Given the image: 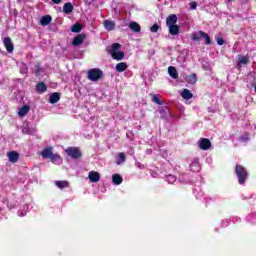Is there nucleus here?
<instances>
[{
  "label": "nucleus",
  "mask_w": 256,
  "mask_h": 256,
  "mask_svg": "<svg viewBox=\"0 0 256 256\" xmlns=\"http://www.w3.org/2000/svg\"><path fill=\"white\" fill-rule=\"evenodd\" d=\"M7 157L10 163H17L19 161V153L17 151L8 152Z\"/></svg>",
  "instance_id": "nucleus-10"
},
{
  "label": "nucleus",
  "mask_w": 256,
  "mask_h": 256,
  "mask_svg": "<svg viewBox=\"0 0 256 256\" xmlns=\"http://www.w3.org/2000/svg\"><path fill=\"white\" fill-rule=\"evenodd\" d=\"M247 63H249V58L247 56H238V67H241L242 65H247Z\"/></svg>",
  "instance_id": "nucleus-19"
},
{
  "label": "nucleus",
  "mask_w": 256,
  "mask_h": 256,
  "mask_svg": "<svg viewBox=\"0 0 256 256\" xmlns=\"http://www.w3.org/2000/svg\"><path fill=\"white\" fill-rule=\"evenodd\" d=\"M240 141H242V143H247V141H249V133H244L240 136Z\"/></svg>",
  "instance_id": "nucleus-35"
},
{
  "label": "nucleus",
  "mask_w": 256,
  "mask_h": 256,
  "mask_svg": "<svg viewBox=\"0 0 256 256\" xmlns=\"http://www.w3.org/2000/svg\"><path fill=\"white\" fill-rule=\"evenodd\" d=\"M50 159H51L52 163H61V161H63L59 154H52Z\"/></svg>",
  "instance_id": "nucleus-29"
},
{
  "label": "nucleus",
  "mask_w": 256,
  "mask_h": 256,
  "mask_svg": "<svg viewBox=\"0 0 256 256\" xmlns=\"http://www.w3.org/2000/svg\"><path fill=\"white\" fill-rule=\"evenodd\" d=\"M152 101H153V103H156L157 105H163V102H161V99H159V96H157L156 94H154L152 96Z\"/></svg>",
  "instance_id": "nucleus-34"
},
{
  "label": "nucleus",
  "mask_w": 256,
  "mask_h": 256,
  "mask_svg": "<svg viewBox=\"0 0 256 256\" xmlns=\"http://www.w3.org/2000/svg\"><path fill=\"white\" fill-rule=\"evenodd\" d=\"M88 179L89 181H91V183H99L101 175L99 174V172L90 171L88 174Z\"/></svg>",
  "instance_id": "nucleus-7"
},
{
  "label": "nucleus",
  "mask_w": 256,
  "mask_h": 256,
  "mask_svg": "<svg viewBox=\"0 0 256 256\" xmlns=\"http://www.w3.org/2000/svg\"><path fill=\"white\" fill-rule=\"evenodd\" d=\"M190 169L193 171V173H199L201 170V166L199 165V159H195L191 164H190Z\"/></svg>",
  "instance_id": "nucleus-12"
},
{
  "label": "nucleus",
  "mask_w": 256,
  "mask_h": 256,
  "mask_svg": "<svg viewBox=\"0 0 256 256\" xmlns=\"http://www.w3.org/2000/svg\"><path fill=\"white\" fill-rule=\"evenodd\" d=\"M41 155L44 159H51L52 155H53V148L48 147L45 148L42 152Z\"/></svg>",
  "instance_id": "nucleus-13"
},
{
  "label": "nucleus",
  "mask_w": 256,
  "mask_h": 256,
  "mask_svg": "<svg viewBox=\"0 0 256 256\" xmlns=\"http://www.w3.org/2000/svg\"><path fill=\"white\" fill-rule=\"evenodd\" d=\"M199 147L203 151H207V150L211 149V141L209 139H207V138H202L199 141Z\"/></svg>",
  "instance_id": "nucleus-6"
},
{
  "label": "nucleus",
  "mask_w": 256,
  "mask_h": 256,
  "mask_svg": "<svg viewBox=\"0 0 256 256\" xmlns=\"http://www.w3.org/2000/svg\"><path fill=\"white\" fill-rule=\"evenodd\" d=\"M53 3H55L56 5H59V3H61V0H52Z\"/></svg>",
  "instance_id": "nucleus-41"
},
{
  "label": "nucleus",
  "mask_w": 256,
  "mask_h": 256,
  "mask_svg": "<svg viewBox=\"0 0 256 256\" xmlns=\"http://www.w3.org/2000/svg\"><path fill=\"white\" fill-rule=\"evenodd\" d=\"M81 29L82 27H81V24L79 23H76L71 27L72 33H80Z\"/></svg>",
  "instance_id": "nucleus-30"
},
{
  "label": "nucleus",
  "mask_w": 256,
  "mask_h": 256,
  "mask_svg": "<svg viewBox=\"0 0 256 256\" xmlns=\"http://www.w3.org/2000/svg\"><path fill=\"white\" fill-rule=\"evenodd\" d=\"M159 29H161V26H159V24H154L153 26L150 27L151 33H157Z\"/></svg>",
  "instance_id": "nucleus-36"
},
{
  "label": "nucleus",
  "mask_w": 256,
  "mask_h": 256,
  "mask_svg": "<svg viewBox=\"0 0 256 256\" xmlns=\"http://www.w3.org/2000/svg\"><path fill=\"white\" fill-rule=\"evenodd\" d=\"M218 45H224L225 44V40H223V38H217L216 39Z\"/></svg>",
  "instance_id": "nucleus-38"
},
{
  "label": "nucleus",
  "mask_w": 256,
  "mask_h": 256,
  "mask_svg": "<svg viewBox=\"0 0 256 256\" xmlns=\"http://www.w3.org/2000/svg\"><path fill=\"white\" fill-rule=\"evenodd\" d=\"M112 182L114 185H121L123 183V177H121L119 174H114L112 176Z\"/></svg>",
  "instance_id": "nucleus-25"
},
{
  "label": "nucleus",
  "mask_w": 256,
  "mask_h": 256,
  "mask_svg": "<svg viewBox=\"0 0 256 256\" xmlns=\"http://www.w3.org/2000/svg\"><path fill=\"white\" fill-rule=\"evenodd\" d=\"M168 74L170 75V77H172V79H179V73L177 72V68H175L174 66L168 67Z\"/></svg>",
  "instance_id": "nucleus-14"
},
{
  "label": "nucleus",
  "mask_w": 256,
  "mask_h": 256,
  "mask_svg": "<svg viewBox=\"0 0 256 256\" xmlns=\"http://www.w3.org/2000/svg\"><path fill=\"white\" fill-rule=\"evenodd\" d=\"M235 173H236V176L238 177L239 185H243V183H245V181H247L249 177V173L247 172V169H245V167H243L242 165H236Z\"/></svg>",
  "instance_id": "nucleus-2"
},
{
  "label": "nucleus",
  "mask_w": 256,
  "mask_h": 256,
  "mask_svg": "<svg viewBox=\"0 0 256 256\" xmlns=\"http://www.w3.org/2000/svg\"><path fill=\"white\" fill-rule=\"evenodd\" d=\"M170 35H179V25L175 24L172 26H168Z\"/></svg>",
  "instance_id": "nucleus-24"
},
{
  "label": "nucleus",
  "mask_w": 256,
  "mask_h": 256,
  "mask_svg": "<svg viewBox=\"0 0 256 256\" xmlns=\"http://www.w3.org/2000/svg\"><path fill=\"white\" fill-rule=\"evenodd\" d=\"M87 36L85 34H79L78 36H76L72 42V45H74V47H79V45H82L83 42L85 41V38Z\"/></svg>",
  "instance_id": "nucleus-9"
},
{
  "label": "nucleus",
  "mask_w": 256,
  "mask_h": 256,
  "mask_svg": "<svg viewBox=\"0 0 256 256\" xmlns=\"http://www.w3.org/2000/svg\"><path fill=\"white\" fill-rule=\"evenodd\" d=\"M254 91H255V93H256V85H255V87H254Z\"/></svg>",
  "instance_id": "nucleus-43"
},
{
  "label": "nucleus",
  "mask_w": 256,
  "mask_h": 256,
  "mask_svg": "<svg viewBox=\"0 0 256 256\" xmlns=\"http://www.w3.org/2000/svg\"><path fill=\"white\" fill-rule=\"evenodd\" d=\"M166 181L170 185H173V183H175V181H177V177H175L174 175L169 174V175L166 176Z\"/></svg>",
  "instance_id": "nucleus-31"
},
{
  "label": "nucleus",
  "mask_w": 256,
  "mask_h": 256,
  "mask_svg": "<svg viewBox=\"0 0 256 256\" xmlns=\"http://www.w3.org/2000/svg\"><path fill=\"white\" fill-rule=\"evenodd\" d=\"M129 29L134 31V33H140L141 32V26L137 22H131L129 24Z\"/></svg>",
  "instance_id": "nucleus-18"
},
{
  "label": "nucleus",
  "mask_w": 256,
  "mask_h": 256,
  "mask_svg": "<svg viewBox=\"0 0 256 256\" xmlns=\"http://www.w3.org/2000/svg\"><path fill=\"white\" fill-rule=\"evenodd\" d=\"M27 71H28L27 64L21 63L20 64V73L22 75H25L27 73Z\"/></svg>",
  "instance_id": "nucleus-33"
},
{
  "label": "nucleus",
  "mask_w": 256,
  "mask_h": 256,
  "mask_svg": "<svg viewBox=\"0 0 256 256\" xmlns=\"http://www.w3.org/2000/svg\"><path fill=\"white\" fill-rule=\"evenodd\" d=\"M127 63L125 62H120L118 64H116V71L118 73H123V71H127Z\"/></svg>",
  "instance_id": "nucleus-20"
},
{
  "label": "nucleus",
  "mask_w": 256,
  "mask_h": 256,
  "mask_svg": "<svg viewBox=\"0 0 256 256\" xmlns=\"http://www.w3.org/2000/svg\"><path fill=\"white\" fill-rule=\"evenodd\" d=\"M65 153H67L69 157H72V159H80L82 155L81 150L77 147H68L65 150Z\"/></svg>",
  "instance_id": "nucleus-5"
},
{
  "label": "nucleus",
  "mask_w": 256,
  "mask_h": 256,
  "mask_svg": "<svg viewBox=\"0 0 256 256\" xmlns=\"http://www.w3.org/2000/svg\"><path fill=\"white\" fill-rule=\"evenodd\" d=\"M22 131H23V133H26V135H29L31 132L29 131V128H27V127H24L23 129H22Z\"/></svg>",
  "instance_id": "nucleus-40"
},
{
  "label": "nucleus",
  "mask_w": 256,
  "mask_h": 256,
  "mask_svg": "<svg viewBox=\"0 0 256 256\" xmlns=\"http://www.w3.org/2000/svg\"><path fill=\"white\" fill-rule=\"evenodd\" d=\"M208 111H209L210 113H213V109H211V108H208Z\"/></svg>",
  "instance_id": "nucleus-42"
},
{
  "label": "nucleus",
  "mask_w": 256,
  "mask_h": 256,
  "mask_svg": "<svg viewBox=\"0 0 256 256\" xmlns=\"http://www.w3.org/2000/svg\"><path fill=\"white\" fill-rule=\"evenodd\" d=\"M181 97L186 100L193 99V93H191L189 89H184L181 93Z\"/></svg>",
  "instance_id": "nucleus-22"
},
{
  "label": "nucleus",
  "mask_w": 256,
  "mask_h": 256,
  "mask_svg": "<svg viewBox=\"0 0 256 256\" xmlns=\"http://www.w3.org/2000/svg\"><path fill=\"white\" fill-rule=\"evenodd\" d=\"M190 9H191V10L197 9V2H195V1L191 2V3H190Z\"/></svg>",
  "instance_id": "nucleus-37"
},
{
  "label": "nucleus",
  "mask_w": 256,
  "mask_h": 256,
  "mask_svg": "<svg viewBox=\"0 0 256 256\" xmlns=\"http://www.w3.org/2000/svg\"><path fill=\"white\" fill-rule=\"evenodd\" d=\"M55 185L58 189H67L69 187V181H56Z\"/></svg>",
  "instance_id": "nucleus-28"
},
{
  "label": "nucleus",
  "mask_w": 256,
  "mask_h": 256,
  "mask_svg": "<svg viewBox=\"0 0 256 256\" xmlns=\"http://www.w3.org/2000/svg\"><path fill=\"white\" fill-rule=\"evenodd\" d=\"M59 99H61V95L57 92H54L50 95L49 102L52 105H55V103H58Z\"/></svg>",
  "instance_id": "nucleus-15"
},
{
  "label": "nucleus",
  "mask_w": 256,
  "mask_h": 256,
  "mask_svg": "<svg viewBox=\"0 0 256 256\" xmlns=\"http://www.w3.org/2000/svg\"><path fill=\"white\" fill-rule=\"evenodd\" d=\"M3 44H4V47H6V50L8 51V53H13L15 47L13 46V41L11 40L10 37L4 38Z\"/></svg>",
  "instance_id": "nucleus-8"
},
{
  "label": "nucleus",
  "mask_w": 256,
  "mask_h": 256,
  "mask_svg": "<svg viewBox=\"0 0 256 256\" xmlns=\"http://www.w3.org/2000/svg\"><path fill=\"white\" fill-rule=\"evenodd\" d=\"M188 83H191V85H195V83H197V75L193 74L188 76Z\"/></svg>",
  "instance_id": "nucleus-32"
},
{
  "label": "nucleus",
  "mask_w": 256,
  "mask_h": 256,
  "mask_svg": "<svg viewBox=\"0 0 256 256\" xmlns=\"http://www.w3.org/2000/svg\"><path fill=\"white\" fill-rule=\"evenodd\" d=\"M118 49H121V44H112L109 50V54L111 55L112 59H115L116 61H123V59H125V53L118 51Z\"/></svg>",
  "instance_id": "nucleus-1"
},
{
  "label": "nucleus",
  "mask_w": 256,
  "mask_h": 256,
  "mask_svg": "<svg viewBox=\"0 0 256 256\" xmlns=\"http://www.w3.org/2000/svg\"><path fill=\"white\" fill-rule=\"evenodd\" d=\"M29 111H31V107L29 105H24L22 108L19 109L18 115L19 117H25V115H27Z\"/></svg>",
  "instance_id": "nucleus-16"
},
{
  "label": "nucleus",
  "mask_w": 256,
  "mask_h": 256,
  "mask_svg": "<svg viewBox=\"0 0 256 256\" xmlns=\"http://www.w3.org/2000/svg\"><path fill=\"white\" fill-rule=\"evenodd\" d=\"M36 91L37 93H45L47 91V85L45 82H40L36 85Z\"/></svg>",
  "instance_id": "nucleus-21"
},
{
  "label": "nucleus",
  "mask_w": 256,
  "mask_h": 256,
  "mask_svg": "<svg viewBox=\"0 0 256 256\" xmlns=\"http://www.w3.org/2000/svg\"><path fill=\"white\" fill-rule=\"evenodd\" d=\"M201 37H203L206 40V45H211V37H209L207 33L203 31H198L191 35L192 41H201Z\"/></svg>",
  "instance_id": "nucleus-4"
},
{
  "label": "nucleus",
  "mask_w": 256,
  "mask_h": 256,
  "mask_svg": "<svg viewBox=\"0 0 256 256\" xmlns=\"http://www.w3.org/2000/svg\"><path fill=\"white\" fill-rule=\"evenodd\" d=\"M104 27L106 31H113L115 29V22L111 20H105Z\"/></svg>",
  "instance_id": "nucleus-17"
},
{
  "label": "nucleus",
  "mask_w": 256,
  "mask_h": 256,
  "mask_svg": "<svg viewBox=\"0 0 256 256\" xmlns=\"http://www.w3.org/2000/svg\"><path fill=\"white\" fill-rule=\"evenodd\" d=\"M135 165L138 167V169H145V166L140 162H136Z\"/></svg>",
  "instance_id": "nucleus-39"
},
{
  "label": "nucleus",
  "mask_w": 256,
  "mask_h": 256,
  "mask_svg": "<svg viewBox=\"0 0 256 256\" xmlns=\"http://www.w3.org/2000/svg\"><path fill=\"white\" fill-rule=\"evenodd\" d=\"M126 159H127V158H126V156H125V153L120 152V153L117 155L116 164H117V165H121V164L125 163Z\"/></svg>",
  "instance_id": "nucleus-27"
},
{
  "label": "nucleus",
  "mask_w": 256,
  "mask_h": 256,
  "mask_svg": "<svg viewBox=\"0 0 256 256\" xmlns=\"http://www.w3.org/2000/svg\"><path fill=\"white\" fill-rule=\"evenodd\" d=\"M63 11L66 13V15H69V13H73V4L71 2H67L63 6Z\"/></svg>",
  "instance_id": "nucleus-23"
},
{
  "label": "nucleus",
  "mask_w": 256,
  "mask_h": 256,
  "mask_svg": "<svg viewBox=\"0 0 256 256\" xmlns=\"http://www.w3.org/2000/svg\"><path fill=\"white\" fill-rule=\"evenodd\" d=\"M87 77L89 81L97 82L101 77H103V71H101L99 68H93L88 71Z\"/></svg>",
  "instance_id": "nucleus-3"
},
{
  "label": "nucleus",
  "mask_w": 256,
  "mask_h": 256,
  "mask_svg": "<svg viewBox=\"0 0 256 256\" xmlns=\"http://www.w3.org/2000/svg\"><path fill=\"white\" fill-rule=\"evenodd\" d=\"M166 25H167V27L177 25V15H175V14L169 15L166 19Z\"/></svg>",
  "instance_id": "nucleus-11"
},
{
  "label": "nucleus",
  "mask_w": 256,
  "mask_h": 256,
  "mask_svg": "<svg viewBox=\"0 0 256 256\" xmlns=\"http://www.w3.org/2000/svg\"><path fill=\"white\" fill-rule=\"evenodd\" d=\"M52 21V18L50 15H46V16H43L40 20V24L43 26V27H46V25H49V23H51Z\"/></svg>",
  "instance_id": "nucleus-26"
}]
</instances>
